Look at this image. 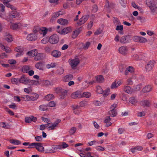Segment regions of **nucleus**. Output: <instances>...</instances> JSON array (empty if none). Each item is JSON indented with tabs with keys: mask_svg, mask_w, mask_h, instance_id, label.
<instances>
[{
	"mask_svg": "<svg viewBox=\"0 0 157 157\" xmlns=\"http://www.w3.org/2000/svg\"><path fill=\"white\" fill-rule=\"evenodd\" d=\"M42 84L44 85L47 86L50 85V82L48 80H44L43 81Z\"/></svg>",
	"mask_w": 157,
	"mask_h": 157,
	"instance_id": "58",
	"label": "nucleus"
},
{
	"mask_svg": "<svg viewBox=\"0 0 157 157\" xmlns=\"http://www.w3.org/2000/svg\"><path fill=\"white\" fill-rule=\"evenodd\" d=\"M152 89L151 86L149 85H147L144 87L141 91H140V94L141 95H143V93H147L150 91Z\"/></svg>",
	"mask_w": 157,
	"mask_h": 157,
	"instance_id": "11",
	"label": "nucleus"
},
{
	"mask_svg": "<svg viewBox=\"0 0 157 157\" xmlns=\"http://www.w3.org/2000/svg\"><path fill=\"white\" fill-rule=\"evenodd\" d=\"M73 112L76 114L78 115L80 112L81 111V110L80 107L78 105H76L73 107Z\"/></svg>",
	"mask_w": 157,
	"mask_h": 157,
	"instance_id": "16",
	"label": "nucleus"
},
{
	"mask_svg": "<svg viewBox=\"0 0 157 157\" xmlns=\"http://www.w3.org/2000/svg\"><path fill=\"white\" fill-rule=\"evenodd\" d=\"M30 67L29 66H24L22 68V71L24 73H28L29 70L31 69Z\"/></svg>",
	"mask_w": 157,
	"mask_h": 157,
	"instance_id": "26",
	"label": "nucleus"
},
{
	"mask_svg": "<svg viewBox=\"0 0 157 157\" xmlns=\"http://www.w3.org/2000/svg\"><path fill=\"white\" fill-rule=\"evenodd\" d=\"M111 120V118L110 117L107 116L105 117L104 122V123H106L105 126L106 127H108L111 125L112 123L110 122Z\"/></svg>",
	"mask_w": 157,
	"mask_h": 157,
	"instance_id": "22",
	"label": "nucleus"
},
{
	"mask_svg": "<svg viewBox=\"0 0 157 157\" xmlns=\"http://www.w3.org/2000/svg\"><path fill=\"white\" fill-rule=\"evenodd\" d=\"M80 107H83L87 105V101H82L80 102L79 103Z\"/></svg>",
	"mask_w": 157,
	"mask_h": 157,
	"instance_id": "51",
	"label": "nucleus"
},
{
	"mask_svg": "<svg viewBox=\"0 0 157 157\" xmlns=\"http://www.w3.org/2000/svg\"><path fill=\"white\" fill-rule=\"evenodd\" d=\"M76 128L75 127H72L69 131V133L70 135H72L74 134L76 132Z\"/></svg>",
	"mask_w": 157,
	"mask_h": 157,
	"instance_id": "46",
	"label": "nucleus"
},
{
	"mask_svg": "<svg viewBox=\"0 0 157 157\" xmlns=\"http://www.w3.org/2000/svg\"><path fill=\"white\" fill-rule=\"evenodd\" d=\"M89 17V15L83 16L80 19L78 23V24L79 25H81L84 24L87 20Z\"/></svg>",
	"mask_w": 157,
	"mask_h": 157,
	"instance_id": "10",
	"label": "nucleus"
},
{
	"mask_svg": "<svg viewBox=\"0 0 157 157\" xmlns=\"http://www.w3.org/2000/svg\"><path fill=\"white\" fill-rule=\"evenodd\" d=\"M61 121V120L59 119H58L57 121L53 124L52 123L51 125H49V130H53L57 126L58 124Z\"/></svg>",
	"mask_w": 157,
	"mask_h": 157,
	"instance_id": "17",
	"label": "nucleus"
},
{
	"mask_svg": "<svg viewBox=\"0 0 157 157\" xmlns=\"http://www.w3.org/2000/svg\"><path fill=\"white\" fill-rule=\"evenodd\" d=\"M63 13L62 11V10H60L59 11L54 13L52 16V17L50 19V21L53 22L55 20L57 17L60 15H62Z\"/></svg>",
	"mask_w": 157,
	"mask_h": 157,
	"instance_id": "6",
	"label": "nucleus"
},
{
	"mask_svg": "<svg viewBox=\"0 0 157 157\" xmlns=\"http://www.w3.org/2000/svg\"><path fill=\"white\" fill-rule=\"evenodd\" d=\"M48 41L51 44H57L59 41L58 36L56 34L52 35L49 38Z\"/></svg>",
	"mask_w": 157,
	"mask_h": 157,
	"instance_id": "2",
	"label": "nucleus"
},
{
	"mask_svg": "<svg viewBox=\"0 0 157 157\" xmlns=\"http://www.w3.org/2000/svg\"><path fill=\"white\" fill-rule=\"evenodd\" d=\"M35 148L39 152H44V148L42 145V144L40 143H37Z\"/></svg>",
	"mask_w": 157,
	"mask_h": 157,
	"instance_id": "12",
	"label": "nucleus"
},
{
	"mask_svg": "<svg viewBox=\"0 0 157 157\" xmlns=\"http://www.w3.org/2000/svg\"><path fill=\"white\" fill-rule=\"evenodd\" d=\"M5 37V40L8 42H10L13 40L12 36L9 33H6Z\"/></svg>",
	"mask_w": 157,
	"mask_h": 157,
	"instance_id": "23",
	"label": "nucleus"
},
{
	"mask_svg": "<svg viewBox=\"0 0 157 157\" xmlns=\"http://www.w3.org/2000/svg\"><path fill=\"white\" fill-rule=\"evenodd\" d=\"M22 25L20 23H16L14 24L12 23L10 26V28L13 30H17L20 28Z\"/></svg>",
	"mask_w": 157,
	"mask_h": 157,
	"instance_id": "14",
	"label": "nucleus"
},
{
	"mask_svg": "<svg viewBox=\"0 0 157 157\" xmlns=\"http://www.w3.org/2000/svg\"><path fill=\"white\" fill-rule=\"evenodd\" d=\"M69 61L70 65L73 69H75L79 63V60L78 59H70Z\"/></svg>",
	"mask_w": 157,
	"mask_h": 157,
	"instance_id": "4",
	"label": "nucleus"
},
{
	"mask_svg": "<svg viewBox=\"0 0 157 157\" xmlns=\"http://www.w3.org/2000/svg\"><path fill=\"white\" fill-rule=\"evenodd\" d=\"M37 37L36 35L33 34H30L27 36V39L29 41L35 40L37 39Z\"/></svg>",
	"mask_w": 157,
	"mask_h": 157,
	"instance_id": "20",
	"label": "nucleus"
},
{
	"mask_svg": "<svg viewBox=\"0 0 157 157\" xmlns=\"http://www.w3.org/2000/svg\"><path fill=\"white\" fill-rule=\"evenodd\" d=\"M146 115V112L145 111L140 112L138 113V117H142Z\"/></svg>",
	"mask_w": 157,
	"mask_h": 157,
	"instance_id": "60",
	"label": "nucleus"
},
{
	"mask_svg": "<svg viewBox=\"0 0 157 157\" xmlns=\"http://www.w3.org/2000/svg\"><path fill=\"white\" fill-rule=\"evenodd\" d=\"M91 96V93L88 92H84L82 95V97H85L86 98H89Z\"/></svg>",
	"mask_w": 157,
	"mask_h": 157,
	"instance_id": "39",
	"label": "nucleus"
},
{
	"mask_svg": "<svg viewBox=\"0 0 157 157\" xmlns=\"http://www.w3.org/2000/svg\"><path fill=\"white\" fill-rule=\"evenodd\" d=\"M11 82L13 84L17 85L20 83L19 78H12L11 79Z\"/></svg>",
	"mask_w": 157,
	"mask_h": 157,
	"instance_id": "36",
	"label": "nucleus"
},
{
	"mask_svg": "<svg viewBox=\"0 0 157 157\" xmlns=\"http://www.w3.org/2000/svg\"><path fill=\"white\" fill-rule=\"evenodd\" d=\"M96 91L98 94H102L103 90L100 86H96Z\"/></svg>",
	"mask_w": 157,
	"mask_h": 157,
	"instance_id": "44",
	"label": "nucleus"
},
{
	"mask_svg": "<svg viewBox=\"0 0 157 157\" xmlns=\"http://www.w3.org/2000/svg\"><path fill=\"white\" fill-rule=\"evenodd\" d=\"M72 31L71 28L69 27L63 29L60 31H58V33L62 34H66Z\"/></svg>",
	"mask_w": 157,
	"mask_h": 157,
	"instance_id": "15",
	"label": "nucleus"
},
{
	"mask_svg": "<svg viewBox=\"0 0 157 157\" xmlns=\"http://www.w3.org/2000/svg\"><path fill=\"white\" fill-rule=\"evenodd\" d=\"M108 114L111 117H114L116 116L117 113L116 110H113V109H111L109 112Z\"/></svg>",
	"mask_w": 157,
	"mask_h": 157,
	"instance_id": "32",
	"label": "nucleus"
},
{
	"mask_svg": "<svg viewBox=\"0 0 157 157\" xmlns=\"http://www.w3.org/2000/svg\"><path fill=\"white\" fill-rule=\"evenodd\" d=\"M56 63H52L50 64H48L46 65V67L47 68L49 69L51 68L55 67L56 66Z\"/></svg>",
	"mask_w": 157,
	"mask_h": 157,
	"instance_id": "45",
	"label": "nucleus"
},
{
	"mask_svg": "<svg viewBox=\"0 0 157 157\" xmlns=\"http://www.w3.org/2000/svg\"><path fill=\"white\" fill-rule=\"evenodd\" d=\"M113 4H111L109 3V1L108 0L106 1V2L105 3V7L106 8H113Z\"/></svg>",
	"mask_w": 157,
	"mask_h": 157,
	"instance_id": "50",
	"label": "nucleus"
},
{
	"mask_svg": "<svg viewBox=\"0 0 157 157\" xmlns=\"http://www.w3.org/2000/svg\"><path fill=\"white\" fill-rule=\"evenodd\" d=\"M134 68L132 67L129 66L126 68L124 74L126 75H127L128 74L129 72L130 73H133L134 72Z\"/></svg>",
	"mask_w": 157,
	"mask_h": 157,
	"instance_id": "25",
	"label": "nucleus"
},
{
	"mask_svg": "<svg viewBox=\"0 0 157 157\" xmlns=\"http://www.w3.org/2000/svg\"><path fill=\"white\" fill-rule=\"evenodd\" d=\"M39 109L41 111H44L48 109L47 107L45 105H40L39 107Z\"/></svg>",
	"mask_w": 157,
	"mask_h": 157,
	"instance_id": "43",
	"label": "nucleus"
},
{
	"mask_svg": "<svg viewBox=\"0 0 157 157\" xmlns=\"http://www.w3.org/2000/svg\"><path fill=\"white\" fill-rule=\"evenodd\" d=\"M120 3L124 7L126 6V0H119Z\"/></svg>",
	"mask_w": 157,
	"mask_h": 157,
	"instance_id": "56",
	"label": "nucleus"
},
{
	"mask_svg": "<svg viewBox=\"0 0 157 157\" xmlns=\"http://www.w3.org/2000/svg\"><path fill=\"white\" fill-rule=\"evenodd\" d=\"M110 92V90L109 88H107L105 90L104 93L103 94V95L104 97H105L106 96H108L109 94V93Z\"/></svg>",
	"mask_w": 157,
	"mask_h": 157,
	"instance_id": "52",
	"label": "nucleus"
},
{
	"mask_svg": "<svg viewBox=\"0 0 157 157\" xmlns=\"http://www.w3.org/2000/svg\"><path fill=\"white\" fill-rule=\"evenodd\" d=\"M120 41L122 43L124 44L128 42V40L125 36H123L121 38Z\"/></svg>",
	"mask_w": 157,
	"mask_h": 157,
	"instance_id": "47",
	"label": "nucleus"
},
{
	"mask_svg": "<svg viewBox=\"0 0 157 157\" xmlns=\"http://www.w3.org/2000/svg\"><path fill=\"white\" fill-rule=\"evenodd\" d=\"M22 98L25 99V101H28L31 100V96L29 95H25L22 97Z\"/></svg>",
	"mask_w": 157,
	"mask_h": 157,
	"instance_id": "54",
	"label": "nucleus"
},
{
	"mask_svg": "<svg viewBox=\"0 0 157 157\" xmlns=\"http://www.w3.org/2000/svg\"><path fill=\"white\" fill-rule=\"evenodd\" d=\"M155 61L153 60H150L147 64L145 67L146 71H149L151 70L154 66Z\"/></svg>",
	"mask_w": 157,
	"mask_h": 157,
	"instance_id": "8",
	"label": "nucleus"
},
{
	"mask_svg": "<svg viewBox=\"0 0 157 157\" xmlns=\"http://www.w3.org/2000/svg\"><path fill=\"white\" fill-rule=\"evenodd\" d=\"M79 94V92L77 91L72 93L71 97L73 98H76L78 97Z\"/></svg>",
	"mask_w": 157,
	"mask_h": 157,
	"instance_id": "37",
	"label": "nucleus"
},
{
	"mask_svg": "<svg viewBox=\"0 0 157 157\" xmlns=\"http://www.w3.org/2000/svg\"><path fill=\"white\" fill-rule=\"evenodd\" d=\"M35 139V140L37 142H41L42 141V138L41 136H36Z\"/></svg>",
	"mask_w": 157,
	"mask_h": 157,
	"instance_id": "59",
	"label": "nucleus"
},
{
	"mask_svg": "<svg viewBox=\"0 0 157 157\" xmlns=\"http://www.w3.org/2000/svg\"><path fill=\"white\" fill-rule=\"evenodd\" d=\"M30 81L29 82V84H32L33 85L38 86L40 84V82L38 81L30 80Z\"/></svg>",
	"mask_w": 157,
	"mask_h": 157,
	"instance_id": "38",
	"label": "nucleus"
},
{
	"mask_svg": "<svg viewBox=\"0 0 157 157\" xmlns=\"http://www.w3.org/2000/svg\"><path fill=\"white\" fill-rule=\"evenodd\" d=\"M19 16V13L16 11H13L9 13L8 16H7L5 18L6 20L9 21L10 19L14 18L17 17Z\"/></svg>",
	"mask_w": 157,
	"mask_h": 157,
	"instance_id": "3",
	"label": "nucleus"
},
{
	"mask_svg": "<svg viewBox=\"0 0 157 157\" xmlns=\"http://www.w3.org/2000/svg\"><path fill=\"white\" fill-rule=\"evenodd\" d=\"M44 64L42 62H38L35 65V67L37 69L41 70H43Z\"/></svg>",
	"mask_w": 157,
	"mask_h": 157,
	"instance_id": "21",
	"label": "nucleus"
},
{
	"mask_svg": "<svg viewBox=\"0 0 157 157\" xmlns=\"http://www.w3.org/2000/svg\"><path fill=\"white\" fill-rule=\"evenodd\" d=\"M73 78V76L71 75H69L65 76L64 78V81L65 82H68L72 80Z\"/></svg>",
	"mask_w": 157,
	"mask_h": 157,
	"instance_id": "30",
	"label": "nucleus"
},
{
	"mask_svg": "<svg viewBox=\"0 0 157 157\" xmlns=\"http://www.w3.org/2000/svg\"><path fill=\"white\" fill-rule=\"evenodd\" d=\"M129 102L133 105H135L136 103V101L134 97H130L129 99Z\"/></svg>",
	"mask_w": 157,
	"mask_h": 157,
	"instance_id": "42",
	"label": "nucleus"
},
{
	"mask_svg": "<svg viewBox=\"0 0 157 157\" xmlns=\"http://www.w3.org/2000/svg\"><path fill=\"white\" fill-rule=\"evenodd\" d=\"M124 91L126 93L128 94H130L132 93V88L129 86H125L124 89Z\"/></svg>",
	"mask_w": 157,
	"mask_h": 157,
	"instance_id": "29",
	"label": "nucleus"
},
{
	"mask_svg": "<svg viewBox=\"0 0 157 157\" xmlns=\"http://www.w3.org/2000/svg\"><path fill=\"white\" fill-rule=\"evenodd\" d=\"M138 41L141 43H144L147 41V40L143 37L138 36Z\"/></svg>",
	"mask_w": 157,
	"mask_h": 157,
	"instance_id": "41",
	"label": "nucleus"
},
{
	"mask_svg": "<svg viewBox=\"0 0 157 157\" xmlns=\"http://www.w3.org/2000/svg\"><path fill=\"white\" fill-rule=\"evenodd\" d=\"M6 6L7 7L10 8L12 10H16V8L15 7L10 4V3L6 4Z\"/></svg>",
	"mask_w": 157,
	"mask_h": 157,
	"instance_id": "55",
	"label": "nucleus"
},
{
	"mask_svg": "<svg viewBox=\"0 0 157 157\" xmlns=\"http://www.w3.org/2000/svg\"><path fill=\"white\" fill-rule=\"evenodd\" d=\"M113 22L114 24H116L117 25H119L121 22L116 17H114Z\"/></svg>",
	"mask_w": 157,
	"mask_h": 157,
	"instance_id": "62",
	"label": "nucleus"
},
{
	"mask_svg": "<svg viewBox=\"0 0 157 157\" xmlns=\"http://www.w3.org/2000/svg\"><path fill=\"white\" fill-rule=\"evenodd\" d=\"M0 47L3 50H4L6 52H9L10 51V48L7 47H6L2 44H0Z\"/></svg>",
	"mask_w": 157,
	"mask_h": 157,
	"instance_id": "40",
	"label": "nucleus"
},
{
	"mask_svg": "<svg viewBox=\"0 0 157 157\" xmlns=\"http://www.w3.org/2000/svg\"><path fill=\"white\" fill-rule=\"evenodd\" d=\"M37 120L36 117L31 116L29 117H26L25 118V121L27 123H30L32 121L35 122Z\"/></svg>",
	"mask_w": 157,
	"mask_h": 157,
	"instance_id": "13",
	"label": "nucleus"
},
{
	"mask_svg": "<svg viewBox=\"0 0 157 157\" xmlns=\"http://www.w3.org/2000/svg\"><path fill=\"white\" fill-rule=\"evenodd\" d=\"M43 59V54L42 53L37 54L34 58L35 61H37L42 59Z\"/></svg>",
	"mask_w": 157,
	"mask_h": 157,
	"instance_id": "27",
	"label": "nucleus"
},
{
	"mask_svg": "<svg viewBox=\"0 0 157 157\" xmlns=\"http://www.w3.org/2000/svg\"><path fill=\"white\" fill-rule=\"evenodd\" d=\"M96 81L98 82L101 83L104 81V78L102 75H100L96 76Z\"/></svg>",
	"mask_w": 157,
	"mask_h": 157,
	"instance_id": "33",
	"label": "nucleus"
},
{
	"mask_svg": "<svg viewBox=\"0 0 157 157\" xmlns=\"http://www.w3.org/2000/svg\"><path fill=\"white\" fill-rule=\"evenodd\" d=\"M92 11L93 13H96L98 10V7L97 5H94L92 7Z\"/></svg>",
	"mask_w": 157,
	"mask_h": 157,
	"instance_id": "53",
	"label": "nucleus"
},
{
	"mask_svg": "<svg viewBox=\"0 0 157 157\" xmlns=\"http://www.w3.org/2000/svg\"><path fill=\"white\" fill-rule=\"evenodd\" d=\"M51 55L53 57L56 58H58L61 56V53L59 51L54 50L52 52Z\"/></svg>",
	"mask_w": 157,
	"mask_h": 157,
	"instance_id": "18",
	"label": "nucleus"
},
{
	"mask_svg": "<svg viewBox=\"0 0 157 157\" xmlns=\"http://www.w3.org/2000/svg\"><path fill=\"white\" fill-rule=\"evenodd\" d=\"M56 92L57 93H60L61 98H64V97L67 94V91L64 89H63L60 87L57 88L56 89Z\"/></svg>",
	"mask_w": 157,
	"mask_h": 157,
	"instance_id": "7",
	"label": "nucleus"
},
{
	"mask_svg": "<svg viewBox=\"0 0 157 157\" xmlns=\"http://www.w3.org/2000/svg\"><path fill=\"white\" fill-rule=\"evenodd\" d=\"M10 142L14 145H19L21 144V142L17 140L11 139L9 141Z\"/></svg>",
	"mask_w": 157,
	"mask_h": 157,
	"instance_id": "31",
	"label": "nucleus"
},
{
	"mask_svg": "<svg viewBox=\"0 0 157 157\" xmlns=\"http://www.w3.org/2000/svg\"><path fill=\"white\" fill-rule=\"evenodd\" d=\"M39 97L37 94H35L31 96V100L34 101L37 99Z\"/></svg>",
	"mask_w": 157,
	"mask_h": 157,
	"instance_id": "48",
	"label": "nucleus"
},
{
	"mask_svg": "<svg viewBox=\"0 0 157 157\" xmlns=\"http://www.w3.org/2000/svg\"><path fill=\"white\" fill-rule=\"evenodd\" d=\"M19 82L25 85L29 84L30 79H28L25 77V75H22L20 78H19Z\"/></svg>",
	"mask_w": 157,
	"mask_h": 157,
	"instance_id": "5",
	"label": "nucleus"
},
{
	"mask_svg": "<svg viewBox=\"0 0 157 157\" xmlns=\"http://www.w3.org/2000/svg\"><path fill=\"white\" fill-rule=\"evenodd\" d=\"M146 3L149 7L152 14H156L157 13V2L154 0H147Z\"/></svg>",
	"mask_w": 157,
	"mask_h": 157,
	"instance_id": "1",
	"label": "nucleus"
},
{
	"mask_svg": "<svg viewBox=\"0 0 157 157\" xmlns=\"http://www.w3.org/2000/svg\"><path fill=\"white\" fill-rule=\"evenodd\" d=\"M79 31L78 30H76L73 33L72 37L73 38H75L79 33Z\"/></svg>",
	"mask_w": 157,
	"mask_h": 157,
	"instance_id": "49",
	"label": "nucleus"
},
{
	"mask_svg": "<svg viewBox=\"0 0 157 157\" xmlns=\"http://www.w3.org/2000/svg\"><path fill=\"white\" fill-rule=\"evenodd\" d=\"M40 33L42 34L43 36H45L48 32V29L45 27H43L40 29Z\"/></svg>",
	"mask_w": 157,
	"mask_h": 157,
	"instance_id": "28",
	"label": "nucleus"
},
{
	"mask_svg": "<svg viewBox=\"0 0 157 157\" xmlns=\"http://www.w3.org/2000/svg\"><path fill=\"white\" fill-rule=\"evenodd\" d=\"M139 104L140 105L143 106L149 107L150 103L149 101L145 100L140 101Z\"/></svg>",
	"mask_w": 157,
	"mask_h": 157,
	"instance_id": "19",
	"label": "nucleus"
},
{
	"mask_svg": "<svg viewBox=\"0 0 157 157\" xmlns=\"http://www.w3.org/2000/svg\"><path fill=\"white\" fill-rule=\"evenodd\" d=\"M54 96L53 94H49L45 96V98L46 100L50 101L54 98Z\"/></svg>",
	"mask_w": 157,
	"mask_h": 157,
	"instance_id": "34",
	"label": "nucleus"
},
{
	"mask_svg": "<svg viewBox=\"0 0 157 157\" xmlns=\"http://www.w3.org/2000/svg\"><path fill=\"white\" fill-rule=\"evenodd\" d=\"M48 105L50 107H53L55 106L56 103L54 101H51L48 103Z\"/></svg>",
	"mask_w": 157,
	"mask_h": 157,
	"instance_id": "61",
	"label": "nucleus"
},
{
	"mask_svg": "<svg viewBox=\"0 0 157 157\" xmlns=\"http://www.w3.org/2000/svg\"><path fill=\"white\" fill-rule=\"evenodd\" d=\"M118 51L121 54L125 55L127 53L128 49L126 47L122 46L119 48Z\"/></svg>",
	"mask_w": 157,
	"mask_h": 157,
	"instance_id": "9",
	"label": "nucleus"
},
{
	"mask_svg": "<svg viewBox=\"0 0 157 157\" xmlns=\"http://www.w3.org/2000/svg\"><path fill=\"white\" fill-rule=\"evenodd\" d=\"M118 87L117 86V84L116 81L113 83L111 86V88L112 89H113L114 88H116Z\"/></svg>",
	"mask_w": 157,
	"mask_h": 157,
	"instance_id": "63",
	"label": "nucleus"
},
{
	"mask_svg": "<svg viewBox=\"0 0 157 157\" xmlns=\"http://www.w3.org/2000/svg\"><path fill=\"white\" fill-rule=\"evenodd\" d=\"M93 103L96 106H99L101 104V102L98 101H93Z\"/></svg>",
	"mask_w": 157,
	"mask_h": 157,
	"instance_id": "64",
	"label": "nucleus"
},
{
	"mask_svg": "<svg viewBox=\"0 0 157 157\" xmlns=\"http://www.w3.org/2000/svg\"><path fill=\"white\" fill-rule=\"evenodd\" d=\"M37 143H30L29 146L28 147V148H34L36 146Z\"/></svg>",
	"mask_w": 157,
	"mask_h": 157,
	"instance_id": "57",
	"label": "nucleus"
},
{
	"mask_svg": "<svg viewBox=\"0 0 157 157\" xmlns=\"http://www.w3.org/2000/svg\"><path fill=\"white\" fill-rule=\"evenodd\" d=\"M64 69L62 67H58L56 71V73L59 75L62 74L64 72Z\"/></svg>",
	"mask_w": 157,
	"mask_h": 157,
	"instance_id": "35",
	"label": "nucleus"
},
{
	"mask_svg": "<svg viewBox=\"0 0 157 157\" xmlns=\"http://www.w3.org/2000/svg\"><path fill=\"white\" fill-rule=\"evenodd\" d=\"M57 22L62 25H67L68 23V21L66 19L63 18L59 19L57 21Z\"/></svg>",
	"mask_w": 157,
	"mask_h": 157,
	"instance_id": "24",
	"label": "nucleus"
}]
</instances>
